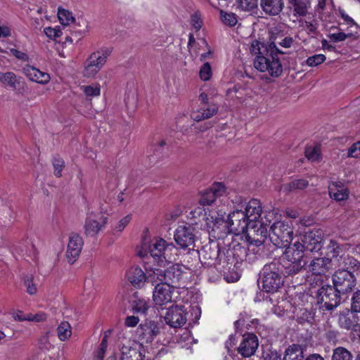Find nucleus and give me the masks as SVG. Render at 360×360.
Returning <instances> with one entry per match:
<instances>
[{
  "label": "nucleus",
  "instance_id": "f257e3e1",
  "mask_svg": "<svg viewBox=\"0 0 360 360\" xmlns=\"http://www.w3.org/2000/svg\"><path fill=\"white\" fill-rule=\"evenodd\" d=\"M293 41L291 37H285L281 41H277L276 37L272 41L254 40L250 48L251 53L256 56L254 67L259 72H268L271 77H279L283 72V68L278 55L284 53L277 48L276 44L290 48Z\"/></svg>",
  "mask_w": 360,
  "mask_h": 360
},
{
  "label": "nucleus",
  "instance_id": "f03ea898",
  "mask_svg": "<svg viewBox=\"0 0 360 360\" xmlns=\"http://www.w3.org/2000/svg\"><path fill=\"white\" fill-rule=\"evenodd\" d=\"M246 256V249L238 242H231L227 245L221 244L215 269L224 273L233 271Z\"/></svg>",
  "mask_w": 360,
  "mask_h": 360
},
{
  "label": "nucleus",
  "instance_id": "7ed1b4c3",
  "mask_svg": "<svg viewBox=\"0 0 360 360\" xmlns=\"http://www.w3.org/2000/svg\"><path fill=\"white\" fill-rule=\"evenodd\" d=\"M283 270L279 261L274 260L264 266L259 274V283L264 291L268 293L277 292L283 285Z\"/></svg>",
  "mask_w": 360,
  "mask_h": 360
},
{
  "label": "nucleus",
  "instance_id": "20e7f679",
  "mask_svg": "<svg viewBox=\"0 0 360 360\" xmlns=\"http://www.w3.org/2000/svg\"><path fill=\"white\" fill-rule=\"evenodd\" d=\"M293 238V228L288 222H274L269 231V240L278 248L289 245Z\"/></svg>",
  "mask_w": 360,
  "mask_h": 360
},
{
  "label": "nucleus",
  "instance_id": "39448f33",
  "mask_svg": "<svg viewBox=\"0 0 360 360\" xmlns=\"http://www.w3.org/2000/svg\"><path fill=\"white\" fill-rule=\"evenodd\" d=\"M342 295H343L333 285L328 284L322 285L316 292L319 309L323 312L333 311L341 303Z\"/></svg>",
  "mask_w": 360,
  "mask_h": 360
},
{
  "label": "nucleus",
  "instance_id": "423d86ee",
  "mask_svg": "<svg viewBox=\"0 0 360 360\" xmlns=\"http://www.w3.org/2000/svg\"><path fill=\"white\" fill-rule=\"evenodd\" d=\"M183 271L179 264H174L167 267L155 269L153 276H150L152 284L156 282L169 285L177 288L178 284L182 278Z\"/></svg>",
  "mask_w": 360,
  "mask_h": 360
},
{
  "label": "nucleus",
  "instance_id": "0eeeda50",
  "mask_svg": "<svg viewBox=\"0 0 360 360\" xmlns=\"http://www.w3.org/2000/svg\"><path fill=\"white\" fill-rule=\"evenodd\" d=\"M333 285L342 295L351 292L356 285V276L345 270H337L332 276Z\"/></svg>",
  "mask_w": 360,
  "mask_h": 360
},
{
  "label": "nucleus",
  "instance_id": "6e6552de",
  "mask_svg": "<svg viewBox=\"0 0 360 360\" xmlns=\"http://www.w3.org/2000/svg\"><path fill=\"white\" fill-rule=\"evenodd\" d=\"M106 212L107 210L101 206L99 214L94 212L87 213L84 224V233L86 236H95L102 230L108 221V217L103 214Z\"/></svg>",
  "mask_w": 360,
  "mask_h": 360
},
{
  "label": "nucleus",
  "instance_id": "1a4fd4ad",
  "mask_svg": "<svg viewBox=\"0 0 360 360\" xmlns=\"http://www.w3.org/2000/svg\"><path fill=\"white\" fill-rule=\"evenodd\" d=\"M301 244L309 252H319L324 244L321 230L314 229L306 231L301 237Z\"/></svg>",
  "mask_w": 360,
  "mask_h": 360
},
{
  "label": "nucleus",
  "instance_id": "9d476101",
  "mask_svg": "<svg viewBox=\"0 0 360 360\" xmlns=\"http://www.w3.org/2000/svg\"><path fill=\"white\" fill-rule=\"evenodd\" d=\"M227 220L231 231L235 235L245 233L251 228L250 221H249L247 214L243 213L241 210H236L231 212L227 217Z\"/></svg>",
  "mask_w": 360,
  "mask_h": 360
},
{
  "label": "nucleus",
  "instance_id": "9b49d317",
  "mask_svg": "<svg viewBox=\"0 0 360 360\" xmlns=\"http://www.w3.org/2000/svg\"><path fill=\"white\" fill-rule=\"evenodd\" d=\"M159 323L155 321L146 319L136 328V335L142 343H151L160 333Z\"/></svg>",
  "mask_w": 360,
  "mask_h": 360
},
{
  "label": "nucleus",
  "instance_id": "f8f14e48",
  "mask_svg": "<svg viewBox=\"0 0 360 360\" xmlns=\"http://www.w3.org/2000/svg\"><path fill=\"white\" fill-rule=\"evenodd\" d=\"M149 250L154 258H163L165 261L172 259V254L176 250V247L172 243H167L163 238H155L150 245Z\"/></svg>",
  "mask_w": 360,
  "mask_h": 360
},
{
  "label": "nucleus",
  "instance_id": "ddd939ff",
  "mask_svg": "<svg viewBox=\"0 0 360 360\" xmlns=\"http://www.w3.org/2000/svg\"><path fill=\"white\" fill-rule=\"evenodd\" d=\"M221 245V243L219 242L216 245L209 243L202 246L200 250L198 251L199 259L202 266L215 268Z\"/></svg>",
  "mask_w": 360,
  "mask_h": 360
},
{
  "label": "nucleus",
  "instance_id": "4468645a",
  "mask_svg": "<svg viewBox=\"0 0 360 360\" xmlns=\"http://www.w3.org/2000/svg\"><path fill=\"white\" fill-rule=\"evenodd\" d=\"M195 236L190 226H179L175 231L174 240L180 248L194 250Z\"/></svg>",
  "mask_w": 360,
  "mask_h": 360
},
{
  "label": "nucleus",
  "instance_id": "2eb2a0df",
  "mask_svg": "<svg viewBox=\"0 0 360 360\" xmlns=\"http://www.w3.org/2000/svg\"><path fill=\"white\" fill-rule=\"evenodd\" d=\"M153 291V301L157 306L162 307L172 302V294L175 288L156 282Z\"/></svg>",
  "mask_w": 360,
  "mask_h": 360
},
{
  "label": "nucleus",
  "instance_id": "dca6fc26",
  "mask_svg": "<svg viewBox=\"0 0 360 360\" xmlns=\"http://www.w3.org/2000/svg\"><path fill=\"white\" fill-rule=\"evenodd\" d=\"M184 306L172 305L167 309L165 315V321L167 324L172 328H180L186 322V317Z\"/></svg>",
  "mask_w": 360,
  "mask_h": 360
},
{
  "label": "nucleus",
  "instance_id": "f3484780",
  "mask_svg": "<svg viewBox=\"0 0 360 360\" xmlns=\"http://www.w3.org/2000/svg\"><path fill=\"white\" fill-rule=\"evenodd\" d=\"M206 224L210 235L217 240L226 239L233 233L227 219L211 223L207 221Z\"/></svg>",
  "mask_w": 360,
  "mask_h": 360
},
{
  "label": "nucleus",
  "instance_id": "a211bd4d",
  "mask_svg": "<svg viewBox=\"0 0 360 360\" xmlns=\"http://www.w3.org/2000/svg\"><path fill=\"white\" fill-rule=\"evenodd\" d=\"M258 346L257 337L253 333H247L243 335L242 342L237 350L243 357H250L255 354Z\"/></svg>",
  "mask_w": 360,
  "mask_h": 360
},
{
  "label": "nucleus",
  "instance_id": "6ab92c4d",
  "mask_svg": "<svg viewBox=\"0 0 360 360\" xmlns=\"http://www.w3.org/2000/svg\"><path fill=\"white\" fill-rule=\"evenodd\" d=\"M83 246V240L77 233H72L69 237L66 256L70 264H72L79 257Z\"/></svg>",
  "mask_w": 360,
  "mask_h": 360
},
{
  "label": "nucleus",
  "instance_id": "aec40b11",
  "mask_svg": "<svg viewBox=\"0 0 360 360\" xmlns=\"http://www.w3.org/2000/svg\"><path fill=\"white\" fill-rule=\"evenodd\" d=\"M120 351V360H144L145 359V349L142 343L133 342L131 345H123Z\"/></svg>",
  "mask_w": 360,
  "mask_h": 360
},
{
  "label": "nucleus",
  "instance_id": "412c9836",
  "mask_svg": "<svg viewBox=\"0 0 360 360\" xmlns=\"http://www.w3.org/2000/svg\"><path fill=\"white\" fill-rule=\"evenodd\" d=\"M105 63V56H101V52L93 53L87 59L84 71L86 77L94 76Z\"/></svg>",
  "mask_w": 360,
  "mask_h": 360
},
{
  "label": "nucleus",
  "instance_id": "4be33fe9",
  "mask_svg": "<svg viewBox=\"0 0 360 360\" xmlns=\"http://www.w3.org/2000/svg\"><path fill=\"white\" fill-rule=\"evenodd\" d=\"M224 193L225 186L222 183H215L205 191L200 199V203L202 205H212Z\"/></svg>",
  "mask_w": 360,
  "mask_h": 360
},
{
  "label": "nucleus",
  "instance_id": "5701e85b",
  "mask_svg": "<svg viewBox=\"0 0 360 360\" xmlns=\"http://www.w3.org/2000/svg\"><path fill=\"white\" fill-rule=\"evenodd\" d=\"M280 264L281 266V270H283V273L285 276H293L304 269L307 264V262L285 259V257H283Z\"/></svg>",
  "mask_w": 360,
  "mask_h": 360
},
{
  "label": "nucleus",
  "instance_id": "b1692460",
  "mask_svg": "<svg viewBox=\"0 0 360 360\" xmlns=\"http://www.w3.org/2000/svg\"><path fill=\"white\" fill-rule=\"evenodd\" d=\"M309 271L313 275L321 276L328 273L332 268L330 259L328 257H316L308 265Z\"/></svg>",
  "mask_w": 360,
  "mask_h": 360
},
{
  "label": "nucleus",
  "instance_id": "393cba45",
  "mask_svg": "<svg viewBox=\"0 0 360 360\" xmlns=\"http://www.w3.org/2000/svg\"><path fill=\"white\" fill-rule=\"evenodd\" d=\"M260 6L263 12L270 16H278L285 6L284 0H260Z\"/></svg>",
  "mask_w": 360,
  "mask_h": 360
},
{
  "label": "nucleus",
  "instance_id": "a878e982",
  "mask_svg": "<svg viewBox=\"0 0 360 360\" xmlns=\"http://www.w3.org/2000/svg\"><path fill=\"white\" fill-rule=\"evenodd\" d=\"M153 274L146 277L145 273L139 266H133L127 272V280L136 288H140L146 281L150 282Z\"/></svg>",
  "mask_w": 360,
  "mask_h": 360
},
{
  "label": "nucleus",
  "instance_id": "bb28decb",
  "mask_svg": "<svg viewBox=\"0 0 360 360\" xmlns=\"http://www.w3.org/2000/svg\"><path fill=\"white\" fill-rule=\"evenodd\" d=\"M262 212V206L259 200L252 199L245 207L243 213L247 214V217L250 221L251 228L257 226V219L260 217Z\"/></svg>",
  "mask_w": 360,
  "mask_h": 360
},
{
  "label": "nucleus",
  "instance_id": "cd10ccee",
  "mask_svg": "<svg viewBox=\"0 0 360 360\" xmlns=\"http://www.w3.org/2000/svg\"><path fill=\"white\" fill-rule=\"evenodd\" d=\"M285 248L286 249L283 255L285 259L305 261L304 257H307L308 252L305 250V248L300 242L297 241Z\"/></svg>",
  "mask_w": 360,
  "mask_h": 360
},
{
  "label": "nucleus",
  "instance_id": "c85d7f7f",
  "mask_svg": "<svg viewBox=\"0 0 360 360\" xmlns=\"http://www.w3.org/2000/svg\"><path fill=\"white\" fill-rule=\"evenodd\" d=\"M339 323L342 328L354 332L360 331V324L359 323V317L355 312L342 315L339 319Z\"/></svg>",
  "mask_w": 360,
  "mask_h": 360
},
{
  "label": "nucleus",
  "instance_id": "c756f323",
  "mask_svg": "<svg viewBox=\"0 0 360 360\" xmlns=\"http://www.w3.org/2000/svg\"><path fill=\"white\" fill-rule=\"evenodd\" d=\"M331 30H338V32L330 33L328 37L330 39L331 41L337 43L340 41H343L346 39H356L360 34H358L354 30H349L348 29H344L343 27H338L333 26L330 27Z\"/></svg>",
  "mask_w": 360,
  "mask_h": 360
},
{
  "label": "nucleus",
  "instance_id": "7c9ffc66",
  "mask_svg": "<svg viewBox=\"0 0 360 360\" xmlns=\"http://www.w3.org/2000/svg\"><path fill=\"white\" fill-rule=\"evenodd\" d=\"M23 72L29 79L37 83L46 84L49 81V75L31 65L23 68Z\"/></svg>",
  "mask_w": 360,
  "mask_h": 360
},
{
  "label": "nucleus",
  "instance_id": "2f4dec72",
  "mask_svg": "<svg viewBox=\"0 0 360 360\" xmlns=\"http://www.w3.org/2000/svg\"><path fill=\"white\" fill-rule=\"evenodd\" d=\"M257 227L255 228H250L249 229H252L254 232L253 237L250 236V233H248L247 235V238L248 240H252L256 243L259 245H264L267 241H269V231L267 230L266 226H264L263 224H260L259 227H258L257 229H255Z\"/></svg>",
  "mask_w": 360,
  "mask_h": 360
},
{
  "label": "nucleus",
  "instance_id": "473e14b6",
  "mask_svg": "<svg viewBox=\"0 0 360 360\" xmlns=\"http://www.w3.org/2000/svg\"><path fill=\"white\" fill-rule=\"evenodd\" d=\"M303 359L302 347L300 345L293 344L285 349L283 360H303Z\"/></svg>",
  "mask_w": 360,
  "mask_h": 360
},
{
  "label": "nucleus",
  "instance_id": "72a5a7b5",
  "mask_svg": "<svg viewBox=\"0 0 360 360\" xmlns=\"http://www.w3.org/2000/svg\"><path fill=\"white\" fill-rule=\"evenodd\" d=\"M342 268L340 270L349 271L354 274V272L359 271L360 268V261L354 257L347 255L344 257L342 262Z\"/></svg>",
  "mask_w": 360,
  "mask_h": 360
},
{
  "label": "nucleus",
  "instance_id": "f704fd0d",
  "mask_svg": "<svg viewBox=\"0 0 360 360\" xmlns=\"http://www.w3.org/2000/svg\"><path fill=\"white\" fill-rule=\"evenodd\" d=\"M309 181L305 179H293L284 185V188L288 192H293L297 190H303L308 187Z\"/></svg>",
  "mask_w": 360,
  "mask_h": 360
},
{
  "label": "nucleus",
  "instance_id": "c9c22d12",
  "mask_svg": "<svg viewBox=\"0 0 360 360\" xmlns=\"http://www.w3.org/2000/svg\"><path fill=\"white\" fill-rule=\"evenodd\" d=\"M342 252L340 245L334 240H330L329 243L326 246V257L330 259V263L332 264V259L337 258Z\"/></svg>",
  "mask_w": 360,
  "mask_h": 360
},
{
  "label": "nucleus",
  "instance_id": "e433bc0d",
  "mask_svg": "<svg viewBox=\"0 0 360 360\" xmlns=\"http://www.w3.org/2000/svg\"><path fill=\"white\" fill-rule=\"evenodd\" d=\"M58 337L61 341L69 339L72 335V328L68 321L61 322L57 328Z\"/></svg>",
  "mask_w": 360,
  "mask_h": 360
},
{
  "label": "nucleus",
  "instance_id": "4c0bfd02",
  "mask_svg": "<svg viewBox=\"0 0 360 360\" xmlns=\"http://www.w3.org/2000/svg\"><path fill=\"white\" fill-rule=\"evenodd\" d=\"M288 3L292 6L296 15L299 16H305L307 15V6L304 0H288Z\"/></svg>",
  "mask_w": 360,
  "mask_h": 360
},
{
  "label": "nucleus",
  "instance_id": "58836bf2",
  "mask_svg": "<svg viewBox=\"0 0 360 360\" xmlns=\"http://www.w3.org/2000/svg\"><path fill=\"white\" fill-rule=\"evenodd\" d=\"M108 335L105 333L103 337L98 349L94 352V360H103L108 348Z\"/></svg>",
  "mask_w": 360,
  "mask_h": 360
},
{
  "label": "nucleus",
  "instance_id": "ea45409f",
  "mask_svg": "<svg viewBox=\"0 0 360 360\" xmlns=\"http://www.w3.org/2000/svg\"><path fill=\"white\" fill-rule=\"evenodd\" d=\"M352 354L347 349L339 347L334 349L332 360H352Z\"/></svg>",
  "mask_w": 360,
  "mask_h": 360
},
{
  "label": "nucleus",
  "instance_id": "a19ab883",
  "mask_svg": "<svg viewBox=\"0 0 360 360\" xmlns=\"http://www.w3.org/2000/svg\"><path fill=\"white\" fill-rule=\"evenodd\" d=\"M248 241L249 242L248 246V248H245L247 251V256L244 259H253L254 258H251L250 257L251 254L260 256L262 252V250H261L259 247L262 245H259L252 240L248 239Z\"/></svg>",
  "mask_w": 360,
  "mask_h": 360
},
{
  "label": "nucleus",
  "instance_id": "79ce46f5",
  "mask_svg": "<svg viewBox=\"0 0 360 360\" xmlns=\"http://www.w3.org/2000/svg\"><path fill=\"white\" fill-rule=\"evenodd\" d=\"M58 17L60 23L64 25H68L70 22H73L75 21V18L72 16V13L62 8H58Z\"/></svg>",
  "mask_w": 360,
  "mask_h": 360
},
{
  "label": "nucleus",
  "instance_id": "37998d69",
  "mask_svg": "<svg viewBox=\"0 0 360 360\" xmlns=\"http://www.w3.org/2000/svg\"><path fill=\"white\" fill-rule=\"evenodd\" d=\"M0 82L4 84L15 88L17 83L16 75L12 72L5 73L0 72Z\"/></svg>",
  "mask_w": 360,
  "mask_h": 360
},
{
  "label": "nucleus",
  "instance_id": "c03bdc74",
  "mask_svg": "<svg viewBox=\"0 0 360 360\" xmlns=\"http://www.w3.org/2000/svg\"><path fill=\"white\" fill-rule=\"evenodd\" d=\"M148 309V302L145 299L136 297L133 301V310L134 312L145 314Z\"/></svg>",
  "mask_w": 360,
  "mask_h": 360
},
{
  "label": "nucleus",
  "instance_id": "a18cd8bd",
  "mask_svg": "<svg viewBox=\"0 0 360 360\" xmlns=\"http://www.w3.org/2000/svg\"><path fill=\"white\" fill-rule=\"evenodd\" d=\"M340 14L342 18L345 20L346 25H347V29L349 30H354L358 34H360V27L351 17H349L345 12V11L340 10Z\"/></svg>",
  "mask_w": 360,
  "mask_h": 360
},
{
  "label": "nucleus",
  "instance_id": "49530a36",
  "mask_svg": "<svg viewBox=\"0 0 360 360\" xmlns=\"http://www.w3.org/2000/svg\"><path fill=\"white\" fill-rule=\"evenodd\" d=\"M220 14L221 20L225 25L229 27H233L237 24L238 17L235 13L221 11Z\"/></svg>",
  "mask_w": 360,
  "mask_h": 360
},
{
  "label": "nucleus",
  "instance_id": "de8ad7c7",
  "mask_svg": "<svg viewBox=\"0 0 360 360\" xmlns=\"http://www.w3.org/2000/svg\"><path fill=\"white\" fill-rule=\"evenodd\" d=\"M329 195L336 201H342L347 199L349 191L347 189H329Z\"/></svg>",
  "mask_w": 360,
  "mask_h": 360
},
{
  "label": "nucleus",
  "instance_id": "09e8293b",
  "mask_svg": "<svg viewBox=\"0 0 360 360\" xmlns=\"http://www.w3.org/2000/svg\"><path fill=\"white\" fill-rule=\"evenodd\" d=\"M238 8L243 11H251L257 7V0H237Z\"/></svg>",
  "mask_w": 360,
  "mask_h": 360
},
{
  "label": "nucleus",
  "instance_id": "8fccbe9b",
  "mask_svg": "<svg viewBox=\"0 0 360 360\" xmlns=\"http://www.w3.org/2000/svg\"><path fill=\"white\" fill-rule=\"evenodd\" d=\"M226 212L222 210H210L208 217H206V222H215L225 219Z\"/></svg>",
  "mask_w": 360,
  "mask_h": 360
},
{
  "label": "nucleus",
  "instance_id": "3c124183",
  "mask_svg": "<svg viewBox=\"0 0 360 360\" xmlns=\"http://www.w3.org/2000/svg\"><path fill=\"white\" fill-rule=\"evenodd\" d=\"M53 166L54 168V175L56 177H60L62 176V171L65 167V162L60 157H54L53 159Z\"/></svg>",
  "mask_w": 360,
  "mask_h": 360
},
{
  "label": "nucleus",
  "instance_id": "603ef678",
  "mask_svg": "<svg viewBox=\"0 0 360 360\" xmlns=\"http://www.w3.org/2000/svg\"><path fill=\"white\" fill-rule=\"evenodd\" d=\"M306 158L312 162L319 160L320 152L318 147H307L305 149Z\"/></svg>",
  "mask_w": 360,
  "mask_h": 360
},
{
  "label": "nucleus",
  "instance_id": "864d4df0",
  "mask_svg": "<svg viewBox=\"0 0 360 360\" xmlns=\"http://www.w3.org/2000/svg\"><path fill=\"white\" fill-rule=\"evenodd\" d=\"M351 310H352V312L360 313V290H357L352 295Z\"/></svg>",
  "mask_w": 360,
  "mask_h": 360
},
{
  "label": "nucleus",
  "instance_id": "5fc2aeb1",
  "mask_svg": "<svg viewBox=\"0 0 360 360\" xmlns=\"http://www.w3.org/2000/svg\"><path fill=\"white\" fill-rule=\"evenodd\" d=\"M326 58L323 54H316L307 59V64L310 67H315L323 63Z\"/></svg>",
  "mask_w": 360,
  "mask_h": 360
},
{
  "label": "nucleus",
  "instance_id": "6e6d98bb",
  "mask_svg": "<svg viewBox=\"0 0 360 360\" xmlns=\"http://www.w3.org/2000/svg\"><path fill=\"white\" fill-rule=\"evenodd\" d=\"M218 105L214 103L206 105L200 108V110L204 113V115H207V119L216 115L218 112Z\"/></svg>",
  "mask_w": 360,
  "mask_h": 360
},
{
  "label": "nucleus",
  "instance_id": "4d7b16f0",
  "mask_svg": "<svg viewBox=\"0 0 360 360\" xmlns=\"http://www.w3.org/2000/svg\"><path fill=\"white\" fill-rule=\"evenodd\" d=\"M191 24L196 32L199 31L202 26V20L199 11H195L191 16Z\"/></svg>",
  "mask_w": 360,
  "mask_h": 360
},
{
  "label": "nucleus",
  "instance_id": "13d9d810",
  "mask_svg": "<svg viewBox=\"0 0 360 360\" xmlns=\"http://www.w3.org/2000/svg\"><path fill=\"white\" fill-rule=\"evenodd\" d=\"M211 65L209 63H205L200 70V77L204 81H208L212 77Z\"/></svg>",
  "mask_w": 360,
  "mask_h": 360
},
{
  "label": "nucleus",
  "instance_id": "bf43d9fd",
  "mask_svg": "<svg viewBox=\"0 0 360 360\" xmlns=\"http://www.w3.org/2000/svg\"><path fill=\"white\" fill-rule=\"evenodd\" d=\"M33 276L32 275H26L24 277V283L27 287V292L30 295H34L37 292V288L35 285L32 283Z\"/></svg>",
  "mask_w": 360,
  "mask_h": 360
},
{
  "label": "nucleus",
  "instance_id": "052dcab7",
  "mask_svg": "<svg viewBox=\"0 0 360 360\" xmlns=\"http://www.w3.org/2000/svg\"><path fill=\"white\" fill-rule=\"evenodd\" d=\"M81 88L86 96H97L100 95L101 89L98 86H82Z\"/></svg>",
  "mask_w": 360,
  "mask_h": 360
},
{
  "label": "nucleus",
  "instance_id": "680f3d73",
  "mask_svg": "<svg viewBox=\"0 0 360 360\" xmlns=\"http://www.w3.org/2000/svg\"><path fill=\"white\" fill-rule=\"evenodd\" d=\"M347 156L350 158H360V141L353 143L348 149Z\"/></svg>",
  "mask_w": 360,
  "mask_h": 360
},
{
  "label": "nucleus",
  "instance_id": "e2e57ef3",
  "mask_svg": "<svg viewBox=\"0 0 360 360\" xmlns=\"http://www.w3.org/2000/svg\"><path fill=\"white\" fill-rule=\"evenodd\" d=\"M45 34L50 39H56L60 37L62 34V32L59 27L52 28L51 27H46L44 29Z\"/></svg>",
  "mask_w": 360,
  "mask_h": 360
},
{
  "label": "nucleus",
  "instance_id": "0e129e2a",
  "mask_svg": "<svg viewBox=\"0 0 360 360\" xmlns=\"http://www.w3.org/2000/svg\"><path fill=\"white\" fill-rule=\"evenodd\" d=\"M131 219V215L128 214L123 217L114 228V231L121 233Z\"/></svg>",
  "mask_w": 360,
  "mask_h": 360
},
{
  "label": "nucleus",
  "instance_id": "69168bd1",
  "mask_svg": "<svg viewBox=\"0 0 360 360\" xmlns=\"http://www.w3.org/2000/svg\"><path fill=\"white\" fill-rule=\"evenodd\" d=\"M166 145L165 140H161L150 146V150L153 151L154 155L159 156L162 154V148Z\"/></svg>",
  "mask_w": 360,
  "mask_h": 360
},
{
  "label": "nucleus",
  "instance_id": "338daca9",
  "mask_svg": "<svg viewBox=\"0 0 360 360\" xmlns=\"http://www.w3.org/2000/svg\"><path fill=\"white\" fill-rule=\"evenodd\" d=\"M339 333L336 330H329L326 332L325 337L328 342L335 344L338 341Z\"/></svg>",
  "mask_w": 360,
  "mask_h": 360
},
{
  "label": "nucleus",
  "instance_id": "774afa93",
  "mask_svg": "<svg viewBox=\"0 0 360 360\" xmlns=\"http://www.w3.org/2000/svg\"><path fill=\"white\" fill-rule=\"evenodd\" d=\"M264 360H281V355L276 351H269L263 354Z\"/></svg>",
  "mask_w": 360,
  "mask_h": 360
}]
</instances>
